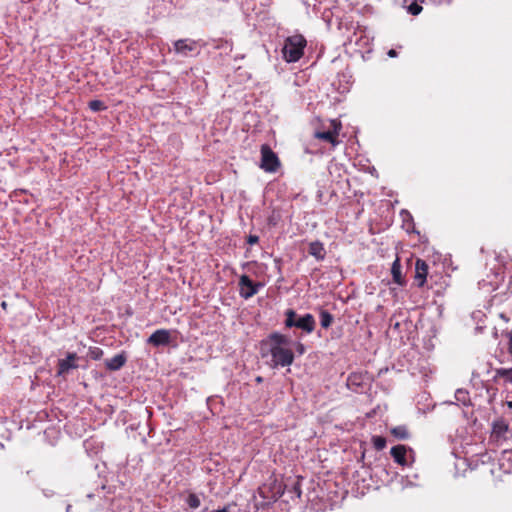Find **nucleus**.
I'll list each match as a JSON object with an SVG mask.
<instances>
[{
  "mask_svg": "<svg viewBox=\"0 0 512 512\" xmlns=\"http://www.w3.org/2000/svg\"><path fill=\"white\" fill-rule=\"evenodd\" d=\"M508 352L512 356V330L508 333Z\"/></svg>",
  "mask_w": 512,
  "mask_h": 512,
  "instance_id": "26",
  "label": "nucleus"
},
{
  "mask_svg": "<svg viewBox=\"0 0 512 512\" xmlns=\"http://www.w3.org/2000/svg\"><path fill=\"white\" fill-rule=\"evenodd\" d=\"M76 360L77 355L75 353H68L66 358L59 359L57 375L63 376L67 374L71 369H76L78 367Z\"/></svg>",
  "mask_w": 512,
  "mask_h": 512,
  "instance_id": "10",
  "label": "nucleus"
},
{
  "mask_svg": "<svg viewBox=\"0 0 512 512\" xmlns=\"http://www.w3.org/2000/svg\"><path fill=\"white\" fill-rule=\"evenodd\" d=\"M127 361L125 354L120 353L105 361L106 368L110 371L121 369Z\"/></svg>",
  "mask_w": 512,
  "mask_h": 512,
  "instance_id": "13",
  "label": "nucleus"
},
{
  "mask_svg": "<svg viewBox=\"0 0 512 512\" xmlns=\"http://www.w3.org/2000/svg\"><path fill=\"white\" fill-rule=\"evenodd\" d=\"M289 344L290 339L287 336L274 332L261 341V355L262 357L271 356L272 368L290 366L294 361V354Z\"/></svg>",
  "mask_w": 512,
  "mask_h": 512,
  "instance_id": "1",
  "label": "nucleus"
},
{
  "mask_svg": "<svg viewBox=\"0 0 512 512\" xmlns=\"http://www.w3.org/2000/svg\"><path fill=\"white\" fill-rule=\"evenodd\" d=\"M508 431H509V425L505 420L499 419V420L494 421L492 424V432H491L492 441L499 443V442H502L503 440H506Z\"/></svg>",
  "mask_w": 512,
  "mask_h": 512,
  "instance_id": "7",
  "label": "nucleus"
},
{
  "mask_svg": "<svg viewBox=\"0 0 512 512\" xmlns=\"http://www.w3.org/2000/svg\"><path fill=\"white\" fill-rule=\"evenodd\" d=\"M428 265L422 259H417L415 263V281L418 287H422L426 282Z\"/></svg>",
  "mask_w": 512,
  "mask_h": 512,
  "instance_id": "11",
  "label": "nucleus"
},
{
  "mask_svg": "<svg viewBox=\"0 0 512 512\" xmlns=\"http://www.w3.org/2000/svg\"><path fill=\"white\" fill-rule=\"evenodd\" d=\"M309 254L314 256L317 260H323L325 257V249L321 242L314 241L309 244Z\"/></svg>",
  "mask_w": 512,
  "mask_h": 512,
  "instance_id": "14",
  "label": "nucleus"
},
{
  "mask_svg": "<svg viewBox=\"0 0 512 512\" xmlns=\"http://www.w3.org/2000/svg\"><path fill=\"white\" fill-rule=\"evenodd\" d=\"M295 489H296V491H297L298 497H300V495H301V491H300V489H299V488H295Z\"/></svg>",
  "mask_w": 512,
  "mask_h": 512,
  "instance_id": "31",
  "label": "nucleus"
},
{
  "mask_svg": "<svg viewBox=\"0 0 512 512\" xmlns=\"http://www.w3.org/2000/svg\"><path fill=\"white\" fill-rule=\"evenodd\" d=\"M391 456L393 457L394 461L401 465L406 466L408 465L407 461V448L404 445H396L391 448Z\"/></svg>",
  "mask_w": 512,
  "mask_h": 512,
  "instance_id": "12",
  "label": "nucleus"
},
{
  "mask_svg": "<svg viewBox=\"0 0 512 512\" xmlns=\"http://www.w3.org/2000/svg\"><path fill=\"white\" fill-rule=\"evenodd\" d=\"M88 355L93 360H99L103 356V350L99 347H91Z\"/></svg>",
  "mask_w": 512,
  "mask_h": 512,
  "instance_id": "22",
  "label": "nucleus"
},
{
  "mask_svg": "<svg viewBox=\"0 0 512 512\" xmlns=\"http://www.w3.org/2000/svg\"><path fill=\"white\" fill-rule=\"evenodd\" d=\"M333 316L326 310H321L320 312V324L324 329H327L333 323Z\"/></svg>",
  "mask_w": 512,
  "mask_h": 512,
  "instance_id": "17",
  "label": "nucleus"
},
{
  "mask_svg": "<svg viewBox=\"0 0 512 512\" xmlns=\"http://www.w3.org/2000/svg\"><path fill=\"white\" fill-rule=\"evenodd\" d=\"M296 349L300 354H303L305 352V347L302 343H297Z\"/></svg>",
  "mask_w": 512,
  "mask_h": 512,
  "instance_id": "27",
  "label": "nucleus"
},
{
  "mask_svg": "<svg viewBox=\"0 0 512 512\" xmlns=\"http://www.w3.org/2000/svg\"><path fill=\"white\" fill-rule=\"evenodd\" d=\"M216 512H228L227 508L219 509Z\"/></svg>",
  "mask_w": 512,
  "mask_h": 512,
  "instance_id": "30",
  "label": "nucleus"
},
{
  "mask_svg": "<svg viewBox=\"0 0 512 512\" xmlns=\"http://www.w3.org/2000/svg\"><path fill=\"white\" fill-rule=\"evenodd\" d=\"M89 108L94 112H98L106 109V106L100 100H92L89 102Z\"/></svg>",
  "mask_w": 512,
  "mask_h": 512,
  "instance_id": "23",
  "label": "nucleus"
},
{
  "mask_svg": "<svg viewBox=\"0 0 512 512\" xmlns=\"http://www.w3.org/2000/svg\"><path fill=\"white\" fill-rule=\"evenodd\" d=\"M280 166V161L278 156L272 151V149L267 145L263 144L261 146V163L260 168L266 172H276Z\"/></svg>",
  "mask_w": 512,
  "mask_h": 512,
  "instance_id": "4",
  "label": "nucleus"
},
{
  "mask_svg": "<svg viewBox=\"0 0 512 512\" xmlns=\"http://www.w3.org/2000/svg\"><path fill=\"white\" fill-rule=\"evenodd\" d=\"M372 443L374 448L378 451L383 450L386 447V439L382 436H373Z\"/></svg>",
  "mask_w": 512,
  "mask_h": 512,
  "instance_id": "20",
  "label": "nucleus"
},
{
  "mask_svg": "<svg viewBox=\"0 0 512 512\" xmlns=\"http://www.w3.org/2000/svg\"><path fill=\"white\" fill-rule=\"evenodd\" d=\"M506 404H507L509 409H512V401H508Z\"/></svg>",
  "mask_w": 512,
  "mask_h": 512,
  "instance_id": "29",
  "label": "nucleus"
},
{
  "mask_svg": "<svg viewBox=\"0 0 512 512\" xmlns=\"http://www.w3.org/2000/svg\"><path fill=\"white\" fill-rule=\"evenodd\" d=\"M257 382H261L262 381V378L261 377H257Z\"/></svg>",
  "mask_w": 512,
  "mask_h": 512,
  "instance_id": "32",
  "label": "nucleus"
},
{
  "mask_svg": "<svg viewBox=\"0 0 512 512\" xmlns=\"http://www.w3.org/2000/svg\"><path fill=\"white\" fill-rule=\"evenodd\" d=\"M390 433L397 439L406 440L410 437L408 428L405 425H399L391 428Z\"/></svg>",
  "mask_w": 512,
  "mask_h": 512,
  "instance_id": "16",
  "label": "nucleus"
},
{
  "mask_svg": "<svg viewBox=\"0 0 512 512\" xmlns=\"http://www.w3.org/2000/svg\"><path fill=\"white\" fill-rule=\"evenodd\" d=\"M455 399L463 405H467L470 400L468 391L464 389H457L455 392Z\"/></svg>",
  "mask_w": 512,
  "mask_h": 512,
  "instance_id": "19",
  "label": "nucleus"
},
{
  "mask_svg": "<svg viewBox=\"0 0 512 512\" xmlns=\"http://www.w3.org/2000/svg\"><path fill=\"white\" fill-rule=\"evenodd\" d=\"M188 506L190 508H193V509H196L200 506L201 504V501L199 499V497L196 495V494H189V496L187 497V500H186Z\"/></svg>",
  "mask_w": 512,
  "mask_h": 512,
  "instance_id": "21",
  "label": "nucleus"
},
{
  "mask_svg": "<svg viewBox=\"0 0 512 512\" xmlns=\"http://www.w3.org/2000/svg\"><path fill=\"white\" fill-rule=\"evenodd\" d=\"M391 274L395 283H397L398 285H403L404 281L401 273V264L398 258H396V260L392 264Z\"/></svg>",
  "mask_w": 512,
  "mask_h": 512,
  "instance_id": "15",
  "label": "nucleus"
},
{
  "mask_svg": "<svg viewBox=\"0 0 512 512\" xmlns=\"http://www.w3.org/2000/svg\"><path fill=\"white\" fill-rule=\"evenodd\" d=\"M496 378H503L507 382L512 383V368H500L495 370Z\"/></svg>",
  "mask_w": 512,
  "mask_h": 512,
  "instance_id": "18",
  "label": "nucleus"
},
{
  "mask_svg": "<svg viewBox=\"0 0 512 512\" xmlns=\"http://www.w3.org/2000/svg\"><path fill=\"white\" fill-rule=\"evenodd\" d=\"M259 237L257 235H249L247 238V243L250 245H254L258 243Z\"/></svg>",
  "mask_w": 512,
  "mask_h": 512,
  "instance_id": "25",
  "label": "nucleus"
},
{
  "mask_svg": "<svg viewBox=\"0 0 512 512\" xmlns=\"http://www.w3.org/2000/svg\"><path fill=\"white\" fill-rule=\"evenodd\" d=\"M422 9H423V8H422V6H421V5H419V4H417V3H415V2H414V3H411V4L408 6V8H407L408 12H409L410 14L414 15V16H416V15L420 14V13H421V11H422Z\"/></svg>",
  "mask_w": 512,
  "mask_h": 512,
  "instance_id": "24",
  "label": "nucleus"
},
{
  "mask_svg": "<svg viewBox=\"0 0 512 512\" xmlns=\"http://www.w3.org/2000/svg\"><path fill=\"white\" fill-rule=\"evenodd\" d=\"M307 41L304 36L295 34L285 39L282 55L286 62H297L304 54Z\"/></svg>",
  "mask_w": 512,
  "mask_h": 512,
  "instance_id": "2",
  "label": "nucleus"
},
{
  "mask_svg": "<svg viewBox=\"0 0 512 512\" xmlns=\"http://www.w3.org/2000/svg\"><path fill=\"white\" fill-rule=\"evenodd\" d=\"M171 341L170 331L166 329H158L153 332L149 338L147 339V343L153 346H165L168 345Z\"/></svg>",
  "mask_w": 512,
  "mask_h": 512,
  "instance_id": "9",
  "label": "nucleus"
},
{
  "mask_svg": "<svg viewBox=\"0 0 512 512\" xmlns=\"http://www.w3.org/2000/svg\"><path fill=\"white\" fill-rule=\"evenodd\" d=\"M240 295L244 299H249L258 293L261 283H254L249 276L242 275L239 279Z\"/></svg>",
  "mask_w": 512,
  "mask_h": 512,
  "instance_id": "6",
  "label": "nucleus"
},
{
  "mask_svg": "<svg viewBox=\"0 0 512 512\" xmlns=\"http://www.w3.org/2000/svg\"><path fill=\"white\" fill-rule=\"evenodd\" d=\"M388 56H389V57H395V56H396V51H395V50H393V49L389 50V51H388Z\"/></svg>",
  "mask_w": 512,
  "mask_h": 512,
  "instance_id": "28",
  "label": "nucleus"
},
{
  "mask_svg": "<svg viewBox=\"0 0 512 512\" xmlns=\"http://www.w3.org/2000/svg\"><path fill=\"white\" fill-rule=\"evenodd\" d=\"M341 130V123L337 120H331L327 131H316L314 136L317 139L331 143L336 146L338 141V135Z\"/></svg>",
  "mask_w": 512,
  "mask_h": 512,
  "instance_id": "5",
  "label": "nucleus"
},
{
  "mask_svg": "<svg viewBox=\"0 0 512 512\" xmlns=\"http://www.w3.org/2000/svg\"><path fill=\"white\" fill-rule=\"evenodd\" d=\"M175 53L187 56L190 53L197 51V42L191 39H179L173 43Z\"/></svg>",
  "mask_w": 512,
  "mask_h": 512,
  "instance_id": "8",
  "label": "nucleus"
},
{
  "mask_svg": "<svg viewBox=\"0 0 512 512\" xmlns=\"http://www.w3.org/2000/svg\"><path fill=\"white\" fill-rule=\"evenodd\" d=\"M285 316V326L288 328L296 327L307 334L312 333L315 329L316 322L312 314L307 313L302 316H298L293 309H288L285 312Z\"/></svg>",
  "mask_w": 512,
  "mask_h": 512,
  "instance_id": "3",
  "label": "nucleus"
}]
</instances>
